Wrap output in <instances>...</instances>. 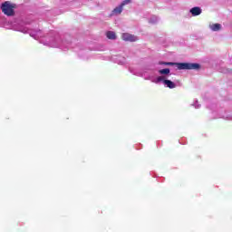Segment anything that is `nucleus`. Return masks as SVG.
<instances>
[{
    "mask_svg": "<svg viewBox=\"0 0 232 232\" xmlns=\"http://www.w3.org/2000/svg\"><path fill=\"white\" fill-rule=\"evenodd\" d=\"M14 8H17V5L15 4H12L9 1H5L1 5V10L5 15H7V17H14L15 15Z\"/></svg>",
    "mask_w": 232,
    "mask_h": 232,
    "instance_id": "obj_1",
    "label": "nucleus"
},
{
    "mask_svg": "<svg viewBox=\"0 0 232 232\" xmlns=\"http://www.w3.org/2000/svg\"><path fill=\"white\" fill-rule=\"evenodd\" d=\"M168 66H173L177 64L178 70H200V64L198 63H166Z\"/></svg>",
    "mask_w": 232,
    "mask_h": 232,
    "instance_id": "obj_2",
    "label": "nucleus"
},
{
    "mask_svg": "<svg viewBox=\"0 0 232 232\" xmlns=\"http://www.w3.org/2000/svg\"><path fill=\"white\" fill-rule=\"evenodd\" d=\"M121 39H122V41H125L127 43H135V42L139 41V38L137 36H135V34H131L129 33H123L121 34Z\"/></svg>",
    "mask_w": 232,
    "mask_h": 232,
    "instance_id": "obj_3",
    "label": "nucleus"
},
{
    "mask_svg": "<svg viewBox=\"0 0 232 232\" xmlns=\"http://www.w3.org/2000/svg\"><path fill=\"white\" fill-rule=\"evenodd\" d=\"M163 83L165 84V86H167V88H169L170 90H173V88H177V84H175V82H173L171 80H164Z\"/></svg>",
    "mask_w": 232,
    "mask_h": 232,
    "instance_id": "obj_4",
    "label": "nucleus"
},
{
    "mask_svg": "<svg viewBox=\"0 0 232 232\" xmlns=\"http://www.w3.org/2000/svg\"><path fill=\"white\" fill-rule=\"evenodd\" d=\"M190 14L194 16L200 15V14H202V9L198 6L193 7L190 9Z\"/></svg>",
    "mask_w": 232,
    "mask_h": 232,
    "instance_id": "obj_5",
    "label": "nucleus"
},
{
    "mask_svg": "<svg viewBox=\"0 0 232 232\" xmlns=\"http://www.w3.org/2000/svg\"><path fill=\"white\" fill-rule=\"evenodd\" d=\"M107 39H111V41H115L117 39V34L113 31H109L106 33Z\"/></svg>",
    "mask_w": 232,
    "mask_h": 232,
    "instance_id": "obj_6",
    "label": "nucleus"
},
{
    "mask_svg": "<svg viewBox=\"0 0 232 232\" xmlns=\"http://www.w3.org/2000/svg\"><path fill=\"white\" fill-rule=\"evenodd\" d=\"M210 28L212 32H218L222 29V25L220 24H213L210 25Z\"/></svg>",
    "mask_w": 232,
    "mask_h": 232,
    "instance_id": "obj_7",
    "label": "nucleus"
},
{
    "mask_svg": "<svg viewBox=\"0 0 232 232\" xmlns=\"http://www.w3.org/2000/svg\"><path fill=\"white\" fill-rule=\"evenodd\" d=\"M122 8L123 7L120 5L119 6L113 9L112 14H116V15L122 14Z\"/></svg>",
    "mask_w": 232,
    "mask_h": 232,
    "instance_id": "obj_8",
    "label": "nucleus"
},
{
    "mask_svg": "<svg viewBox=\"0 0 232 232\" xmlns=\"http://www.w3.org/2000/svg\"><path fill=\"white\" fill-rule=\"evenodd\" d=\"M159 72H160V73L161 75H169V68H166V69L160 70Z\"/></svg>",
    "mask_w": 232,
    "mask_h": 232,
    "instance_id": "obj_9",
    "label": "nucleus"
},
{
    "mask_svg": "<svg viewBox=\"0 0 232 232\" xmlns=\"http://www.w3.org/2000/svg\"><path fill=\"white\" fill-rule=\"evenodd\" d=\"M130 3H131V0H124L121 5L124 8V6H126V5H130Z\"/></svg>",
    "mask_w": 232,
    "mask_h": 232,
    "instance_id": "obj_10",
    "label": "nucleus"
},
{
    "mask_svg": "<svg viewBox=\"0 0 232 232\" xmlns=\"http://www.w3.org/2000/svg\"><path fill=\"white\" fill-rule=\"evenodd\" d=\"M165 79H166V77L160 76V77L157 78V82H164V81H166Z\"/></svg>",
    "mask_w": 232,
    "mask_h": 232,
    "instance_id": "obj_11",
    "label": "nucleus"
}]
</instances>
